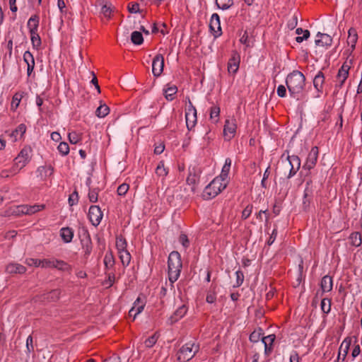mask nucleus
<instances>
[{
  "instance_id": "1",
  "label": "nucleus",
  "mask_w": 362,
  "mask_h": 362,
  "mask_svg": "<svg viewBox=\"0 0 362 362\" xmlns=\"http://www.w3.org/2000/svg\"><path fill=\"white\" fill-rule=\"evenodd\" d=\"M305 81V76L299 71H293L288 75L286 83L292 96L295 98L303 91Z\"/></svg>"
},
{
  "instance_id": "2",
  "label": "nucleus",
  "mask_w": 362,
  "mask_h": 362,
  "mask_svg": "<svg viewBox=\"0 0 362 362\" xmlns=\"http://www.w3.org/2000/svg\"><path fill=\"white\" fill-rule=\"evenodd\" d=\"M168 278L171 283L175 282L180 276L182 267L180 255L178 252H172L168 257Z\"/></svg>"
},
{
  "instance_id": "3",
  "label": "nucleus",
  "mask_w": 362,
  "mask_h": 362,
  "mask_svg": "<svg viewBox=\"0 0 362 362\" xmlns=\"http://www.w3.org/2000/svg\"><path fill=\"white\" fill-rule=\"evenodd\" d=\"M228 181H222L215 177L204 189L202 197L204 199H211L216 197L228 185Z\"/></svg>"
},
{
  "instance_id": "4",
  "label": "nucleus",
  "mask_w": 362,
  "mask_h": 362,
  "mask_svg": "<svg viewBox=\"0 0 362 362\" xmlns=\"http://www.w3.org/2000/svg\"><path fill=\"white\" fill-rule=\"evenodd\" d=\"M197 351V346L194 343H187L177 352V360L180 362L188 361L194 357Z\"/></svg>"
},
{
  "instance_id": "5",
  "label": "nucleus",
  "mask_w": 362,
  "mask_h": 362,
  "mask_svg": "<svg viewBox=\"0 0 362 362\" xmlns=\"http://www.w3.org/2000/svg\"><path fill=\"white\" fill-rule=\"evenodd\" d=\"M186 126L188 130H192L197 124V110L193 106L191 101H189L188 107L185 112Z\"/></svg>"
},
{
  "instance_id": "6",
  "label": "nucleus",
  "mask_w": 362,
  "mask_h": 362,
  "mask_svg": "<svg viewBox=\"0 0 362 362\" xmlns=\"http://www.w3.org/2000/svg\"><path fill=\"white\" fill-rule=\"evenodd\" d=\"M351 64H352V59H349V61L346 60L343 64L341 67L339 69L337 76V81H338V83L337 84V86L338 87L341 88L344 85L346 78H348L349 71L351 68Z\"/></svg>"
},
{
  "instance_id": "7",
  "label": "nucleus",
  "mask_w": 362,
  "mask_h": 362,
  "mask_svg": "<svg viewBox=\"0 0 362 362\" xmlns=\"http://www.w3.org/2000/svg\"><path fill=\"white\" fill-rule=\"evenodd\" d=\"M31 148L28 147L23 148L18 156L15 158V165L20 169L24 168L30 160Z\"/></svg>"
},
{
  "instance_id": "8",
  "label": "nucleus",
  "mask_w": 362,
  "mask_h": 362,
  "mask_svg": "<svg viewBox=\"0 0 362 362\" xmlns=\"http://www.w3.org/2000/svg\"><path fill=\"white\" fill-rule=\"evenodd\" d=\"M164 67V57L162 54H158L155 56L152 63L153 74L158 77L163 73Z\"/></svg>"
},
{
  "instance_id": "9",
  "label": "nucleus",
  "mask_w": 362,
  "mask_h": 362,
  "mask_svg": "<svg viewBox=\"0 0 362 362\" xmlns=\"http://www.w3.org/2000/svg\"><path fill=\"white\" fill-rule=\"evenodd\" d=\"M90 221L95 226L99 225L103 218V213L98 206H91L88 211Z\"/></svg>"
},
{
  "instance_id": "10",
  "label": "nucleus",
  "mask_w": 362,
  "mask_h": 362,
  "mask_svg": "<svg viewBox=\"0 0 362 362\" xmlns=\"http://www.w3.org/2000/svg\"><path fill=\"white\" fill-rule=\"evenodd\" d=\"M318 153V148L317 146L313 147L308 153L306 162L303 165V168L309 170L313 169L317 163Z\"/></svg>"
},
{
  "instance_id": "11",
  "label": "nucleus",
  "mask_w": 362,
  "mask_h": 362,
  "mask_svg": "<svg viewBox=\"0 0 362 362\" xmlns=\"http://www.w3.org/2000/svg\"><path fill=\"white\" fill-rule=\"evenodd\" d=\"M287 162L288 163L286 164L290 167L288 177L290 178L299 170L300 166V160L297 156H288L287 157Z\"/></svg>"
},
{
  "instance_id": "12",
  "label": "nucleus",
  "mask_w": 362,
  "mask_h": 362,
  "mask_svg": "<svg viewBox=\"0 0 362 362\" xmlns=\"http://www.w3.org/2000/svg\"><path fill=\"white\" fill-rule=\"evenodd\" d=\"M240 62V54L237 52H233L228 63V71L230 74H235L238 71Z\"/></svg>"
},
{
  "instance_id": "13",
  "label": "nucleus",
  "mask_w": 362,
  "mask_h": 362,
  "mask_svg": "<svg viewBox=\"0 0 362 362\" xmlns=\"http://www.w3.org/2000/svg\"><path fill=\"white\" fill-rule=\"evenodd\" d=\"M236 130L235 119H226L223 129L224 136L228 139H230L234 136Z\"/></svg>"
},
{
  "instance_id": "14",
  "label": "nucleus",
  "mask_w": 362,
  "mask_h": 362,
  "mask_svg": "<svg viewBox=\"0 0 362 362\" xmlns=\"http://www.w3.org/2000/svg\"><path fill=\"white\" fill-rule=\"evenodd\" d=\"M98 4L102 7L101 13L103 15L108 19L111 18L112 13L113 11L112 4L105 0H99Z\"/></svg>"
},
{
  "instance_id": "15",
  "label": "nucleus",
  "mask_w": 362,
  "mask_h": 362,
  "mask_svg": "<svg viewBox=\"0 0 362 362\" xmlns=\"http://www.w3.org/2000/svg\"><path fill=\"white\" fill-rule=\"evenodd\" d=\"M144 303L141 300L139 297L135 300L134 303V306L129 311V315L130 317H133V320H134L138 314L142 312L144 308Z\"/></svg>"
},
{
  "instance_id": "16",
  "label": "nucleus",
  "mask_w": 362,
  "mask_h": 362,
  "mask_svg": "<svg viewBox=\"0 0 362 362\" xmlns=\"http://www.w3.org/2000/svg\"><path fill=\"white\" fill-rule=\"evenodd\" d=\"M187 308L185 305L179 307L173 315L168 319V322L170 325H173V323L178 321L180 319L183 317L187 313Z\"/></svg>"
},
{
  "instance_id": "17",
  "label": "nucleus",
  "mask_w": 362,
  "mask_h": 362,
  "mask_svg": "<svg viewBox=\"0 0 362 362\" xmlns=\"http://www.w3.org/2000/svg\"><path fill=\"white\" fill-rule=\"evenodd\" d=\"M6 271L8 274H24L26 272V268L18 263H10L6 267Z\"/></svg>"
},
{
  "instance_id": "18",
  "label": "nucleus",
  "mask_w": 362,
  "mask_h": 362,
  "mask_svg": "<svg viewBox=\"0 0 362 362\" xmlns=\"http://www.w3.org/2000/svg\"><path fill=\"white\" fill-rule=\"evenodd\" d=\"M317 37H320V39H317L315 40V44L318 46H330L332 42V38L330 35L325 33H318L317 34Z\"/></svg>"
},
{
  "instance_id": "19",
  "label": "nucleus",
  "mask_w": 362,
  "mask_h": 362,
  "mask_svg": "<svg viewBox=\"0 0 362 362\" xmlns=\"http://www.w3.org/2000/svg\"><path fill=\"white\" fill-rule=\"evenodd\" d=\"M209 28L211 31L217 34L221 31L220 18L217 13H214L211 16Z\"/></svg>"
},
{
  "instance_id": "20",
  "label": "nucleus",
  "mask_w": 362,
  "mask_h": 362,
  "mask_svg": "<svg viewBox=\"0 0 362 362\" xmlns=\"http://www.w3.org/2000/svg\"><path fill=\"white\" fill-rule=\"evenodd\" d=\"M23 59L27 64V72L28 75L30 76L33 71L35 66V59L33 54L29 52L26 51L23 54Z\"/></svg>"
},
{
  "instance_id": "21",
  "label": "nucleus",
  "mask_w": 362,
  "mask_h": 362,
  "mask_svg": "<svg viewBox=\"0 0 362 362\" xmlns=\"http://www.w3.org/2000/svg\"><path fill=\"white\" fill-rule=\"evenodd\" d=\"M349 35L347 38V43L351 47V52H353L356 47V44L358 40L357 32L354 28L349 30Z\"/></svg>"
},
{
  "instance_id": "22",
  "label": "nucleus",
  "mask_w": 362,
  "mask_h": 362,
  "mask_svg": "<svg viewBox=\"0 0 362 362\" xmlns=\"http://www.w3.org/2000/svg\"><path fill=\"white\" fill-rule=\"evenodd\" d=\"M231 166V159L228 158L226 159L225 164L222 168L221 173L218 178H221L222 181H228V173Z\"/></svg>"
},
{
  "instance_id": "23",
  "label": "nucleus",
  "mask_w": 362,
  "mask_h": 362,
  "mask_svg": "<svg viewBox=\"0 0 362 362\" xmlns=\"http://www.w3.org/2000/svg\"><path fill=\"white\" fill-rule=\"evenodd\" d=\"M321 288L323 292H329L332 289L333 281L329 276H325L321 281Z\"/></svg>"
},
{
  "instance_id": "24",
  "label": "nucleus",
  "mask_w": 362,
  "mask_h": 362,
  "mask_svg": "<svg viewBox=\"0 0 362 362\" xmlns=\"http://www.w3.org/2000/svg\"><path fill=\"white\" fill-rule=\"evenodd\" d=\"M325 82V76L322 71H319L313 80L314 87L318 92H321Z\"/></svg>"
},
{
  "instance_id": "25",
  "label": "nucleus",
  "mask_w": 362,
  "mask_h": 362,
  "mask_svg": "<svg viewBox=\"0 0 362 362\" xmlns=\"http://www.w3.org/2000/svg\"><path fill=\"white\" fill-rule=\"evenodd\" d=\"M61 291L59 289H54L43 295V300H46L49 302L57 301L60 296Z\"/></svg>"
},
{
  "instance_id": "26",
  "label": "nucleus",
  "mask_w": 362,
  "mask_h": 362,
  "mask_svg": "<svg viewBox=\"0 0 362 362\" xmlns=\"http://www.w3.org/2000/svg\"><path fill=\"white\" fill-rule=\"evenodd\" d=\"M60 235L62 240L66 243H70L74 236V231L70 228H63L60 230Z\"/></svg>"
},
{
  "instance_id": "27",
  "label": "nucleus",
  "mask_w": 362,
  "mask_h": 362,
  "mask_svg": "<svg viewBox=\"0 0 362 362\" xmlns=\"http://www.w3.org/2000/svg\"><path fill=\"white\" fill-rule=\"evenodd\" d=\"M156 174L162 177V180L168 175V168L165 166V163L163 161L159 162L156 168Z\"/></svg>"
},
{
  "instance_id": "28",
  "label": "nucleus",
  "mask_w": 362,
  "mask_h": 362,
  "mask_svg": "<svg viewBox=\"0 0 362 362\" xmlns=\"http://www.w3.org/2000/svg\"><path fill=\"white\" fill-rule=\"evenodd\" d=\"M38 24L39 18L37 16L30 17L28 22V27L30 29V33L37 32Z\"/></svg>"
},
{
  "instance_id": "29",
  "label": "nucleus",
  "mask_w": 362,
  "mask_h": 362,
  "mask_svg": "<svg viewBox=\"0 0 362 362\" xmlns=\"http://www.w3.org/2000/svg\"><path fill=\"white\" fill-rule=\"evenodd\" d=\"M199 180V173H197L194 170H193V171L189 172V175L187 177V183L189 185H192L194 187L198 182Z\"/></svg>"
},
{
  "instance_id": "30",
  "label": "nucleus",
  "mask_w": 362,
  "mask_h": 362,
  "mask_svg": "<svg viewBox=\"0 0 362 362\" xmlns=\"http://www.w3.org/2000/svg\"><path fill=\"white\" fill-rule=\"evenodd\" d=\"M350 344H351V339L348 340L347 339H344V341L341 343L340 348H339V356L337 358V362L339 361V360L340 358V355H341V352L342 350H343V352H344V357H343L342 360L344 361L345 359L346 356L349 351Z\"/></svg>"
},
{
  "instance_id": "31",
  "label": "nucleus",
  "mask_w": 362,
  "mask_h": 362,
  "mask_svg": "<svg viewBox=\"0 0 362 362\" xmlns=\"http://www.w3.org/2000/svg\"><path fill=\"white\" fill-rule=\"evenodd\" d=\"M25 207H23V209H26V211H25L26 215L34 214L35 213L40 211L45 208V205H43V204H41V205L35 204V205H33V206L25 205Z\"/></svg>"
},
{
  "instance_id": "32",
  "label": "nucleus",
  "mask_w": 362,
  "mask_h": 362,
  "mask_svg": "<svg viewBox=\"0 0 362 362\" xmlns=\"http://www.w3.org/2000/svg\"><path fill=\"white\" fill-rule=\"evenodd\" d=\"M349 239L353 246L358 247L362 243L361 236L358 232L352 233L349 236Z\"/></svg>"
},
{
  "instance_id": "33",
  "label": "nucleus",
  "mask_w": 362,
  "mask_h": 362,
  "mask_svg": "<svg viewBox=\"0 0 362 362\" xmlns=\"http://www.w3.org/2000/svg\"><path fill=\"white\" fill-rule=\"evenodd\" d=\"M121 262L124 266H128L131 261V255L126 250L118 252Z\"/></svg>"
},
{
  "instance_id": "34",
  "label": "nucleus",
  "mask_w": 362,
  "mask_h": 362,
  "mask_svg": "<svg viewBox=\"0 0 362 362\" xmlns=\"http://www.w3.org/2000/svg\"><path fill=\"white\" fill-rule=\"evenodd\" d=\"M177 88L175 86H170L167 89L164 90L165 98L168 100H173L174 95L177 93Z\"/></svg>"
},
{
  "instance_id": "35",
  "label": "nucleus",
  "mask_w": 362,
  "mask_h": 362,
  "mask_svg": "<svg viewBox=\"0 0 362 362\" xmlns=\"http://www.w3.org/2000/svg\"><path fill=\"white\" fill-rule=\"evenodd\" d=\"M24 93H16L13 96L12 102H11V109L15 110L19 106L20 102L23 97Z\"/></svg>"
},
{
  "instance_id": "36",
  "label": "nucleus",
  "mask_w": 362,
  "mask_h": 362,
  "mask_svg": "<svg viewBox=\"0 0 362 362\" xmlns=\"http://www.w3.org/2000/svg\"><path fill=\"white\" fill-rule=\"evenodd\" d=\"M131 40L134 45H141L144 42L142 34L139 31H134L131 35Z\"/></svg>"
},
{
  "instance_id": "37",
  "label": "nucleus",
  "mask_w": 362,
  "mask_h": 362,
  "mask_svg": "<svg viewBox=\"0 0 362 362\" xmlns=\"http://www.w3.org/2000/svg\"><path fill=\"white\" fill-rule=\"evenodd\" d=\"M110 109L105 104L100 105L95 111V114L98 117H104L108 115Z\"/></svg>"
},
{
  "instance_id": "38",
  "label": "nucleus",
  "mask_w": 362,
  "mask_h": 362,
  "mask_svg": "<svg viewBox=\"0 0 362 362\" xmlns=\"http://www.w3.org/2000/svg\"><path fill=\"white\" fill-rule=\"evenodd\" d=\"M331 305H332V303H331V300L329 298H323L321 300V303H320V307H321L322 311L325 314L329 313L331 310Z\"/></svg>"
},
{
  "instance_id": "39",
  "label": "nucleus",
  "mask_w": 362,
  "mask_h": 362,
  "mask_svg": "<svg viewBox=\"0 0 362 362\" xmlns=\"http://www.w3.org/2000/svg\"><path fill=\"white\" fill-rule=\"evenodd\" d=\"M216 6L223 10L229 8L233 4V0H216Z\"/></svg>"
},
{
  "instance_id": "40",
  "label": "nucleus",
  "mask_w": 362,
  "mask_h": 362,
  "mask_svg": "<svg viewBox=\"0 0 362 362\" xmlns=\"http://www.w3.org/2000/svg\"><path fill=\"white\" fill-rule=\"evenodd\" d=\"M116 247L118 252L127 250L126 240L122 237H118L116 240Z\"/></svg>"
},
{
  "instance_id": "41",
  "label": "nucleus",
  "mask_w": 362,
  "mask_h": 362,
  "mask_svg": "<svg viewBox=\"0 0 362 362\" xmlns=\"http://www.w3.org/2000/svg\"><path fill=\"white\" fill-rule=\"evenodd\" d=\"M275 339V336L274 334L268 335L267 337H264L262 338V341L264 344L265 351L267 352L269 348V345H272Z\"/></svg>"
},
{
  "instance_id": "42",
  "label": "nucleus",
  "mask_w": 362,
  "mask_h": 362,
  "mask_svg": "<svg viewBox=\"0 0 362 362\" xmlns=\"http://www.w3.org/2000/svg\"><path fill=\"white\" fill-rule=\"evenodd\" d=\"M114 257L111 252H107L104 257V264L106 267H112L114 264Z\"/></svg>"
},
{
  "instance_id": "43",
  "label": "nucleus",
  "mask_w": 362,
  "mask_h": 362,
  "mask_svg": "<svg viewBox=\"0 0 362 362\" xmlns=\"http://www.w3.org/2000/svg\"><path fill=\"white\" fill-rule=\"evenodd\" d=\"M38 170L40 173V175L42 176L44 174L45 177L51 176L54 173V168L51 165L47 167H40Z\"/></svg>"
},
{
  "instance_id": "44",
  "label": "nucleus",
  "mask_w": 362,
  "mask_h": 362,
  "mask_svg": "<svg viewBox=\"0 0 362 362\" xmlns=\"http://www.w3.org/2000/svg\"><path fill=\"white\" fill-rule=\"evenodd\" d=\"M158 337L156 333L148 337L145 340L144 344L146 347L151 348L152 347L157 341Z\"/></svg>"
},
{
  "instance_id": "45",
  "label": "nucleus",
  "mask_w": 362,
  "mask_h": 362,
  "mask_svg": "<svg viewBox=\"0 0 362 362\" xmlns=\"http://www.w3.org/2000/svg\"><path fill=\"white\" fill-rule=\"evenodd\" d=\"M31 41L34 47H38L41 45V40L37 32L30 33Z\"/></svg>"
},
{
  "instance_id": "46",
  "label": "nucleus",
  "mask_w": 362,
  "mask_h": 362,
  "mask_svg": "<svg viewBox=\"0 0 362 362\" xmlns=\"http://www.w3.org/2000/svg\"><path fill=\"white\" fill-rule=\"evenodd\" d=\"M54 268H57L62 271L66 270L69 268L68 264L62 260H58L54 259Z\"/></svg>"
},
{
  "instance_id": "47",
  "label": "nucleus",
  "mask_w": 362,
  "mask_h": 362,
  "mask_svg": "<svg viewBox=\"0 0 362 362\" xmlns=\"http://www.w3.org/2000/svg\"><path fill=\"white\" fill-rule=\"evenodd\" d=\"M25 131H26V127L24 124H21L16 129L14 132H13V133L11 134V136H15L16 137V140L17 139H16V136H17V134H20L21 136H22L25 133Z\"/></svg>"
},
{
  "instance_id": "48",
  "label": "nucleus",
  "mask_w": 362,
  "mask_h": 362,
  "mask_svg": "<svg viewBox=\"0 0 362 362\" xmlns=\"http://www.w3.org/2000/svg\"><path fill=\"white\" fill-rule=\"evenodd\" d=\"M54 259L52 258V259H40V267H42V268H54Z\"/></svg>"
},
{
  "instance_id": "49",
  "label": "nucleus",
  "mask_w": 362,
  "mask_h": 362,
  "mask_svg": "<svg viewBox=\"0 0 362 362\" xmlns=\"http://www.w3.org/2000/svg\"><path fill=\"white\" fill-rule=\"evenodd\" d=\"M219 114L220 108L216 106L212 107L210 111V119H215V122H216L218 121Z\"/></svg>"
},
{
  "instance_id": "50",
  "label": "nucleus",
  "mask_w": 362,
  "mask_h": 362,
  "mask_svg": "<svg viewBox=\"0 0 362 362\" xmlns=\"http://www.w3.org/2000/svg\"><path fill=\"white\" fill-rule=\"evenodd\" d=\"M58 150L63 156H66L69 152V146L67 143L61 142L58 146Z\"/></svg>"
},
{
  "instance_id": "51",
  "label": "nucleus",
  "mask_w": 362,
  "mask_h": 362,
  "mask_svg": "<svg viewBox=\"0 0 362 362\" xmlns=\"http://www.w3.org/2000/svg\"><path fill=\"white\" fill-rule=\"evenodd\" d=\"M69 140L71 144H77L81 140V136L78 133L73 132L68 135Z\"/></svg>"
},
{
  "instance_id": "52",
  "label": "nucleus",
  "mask_w": 362,
  "mask_h": 362,
  "mask_svg": "<svg viewBox=\"0 0 362 362\" xmlns=\"http://www.w3.org/2000/svg\"><path fill=\"white\" fill-rule=\"evenodd\" d=\"M98 191L97 189H90L88 193V199L90 202L95 203L98 201Z\"/></svg>"
},
{
  "instance_id": "53",
  "label": "nucleus",
  "mask_w": 362,
  "mask_h": 362,
  "mask_svg": "<svg viewBox=\"0 0 362 362\" xmlns=\"http://www.w3.org/2000/svg\"><path fill=\"white\" fill-rule=\"evenodd\" d=\"M235 275H236V284L234 285V287H239L243 283L244 275L241 271H237L235 272Z\"/></svg>"
},
{
  "instance_id": "54",
  "label": "nucleus",
  "mask_w": 362,
  "mask_h": 362,
  "mask_svg": "<svg viewBox=\"0 0 362 362\" xmlns=\"http://www.w3.org/2000/svg\"><path fill=\"white\" fill-rule=\"evenodd\" d=\"M23 207H25V206L21 205V206H16L11 212L12 214L16 215V216L25 214L26 209H23Z\"/></svg>"
},
{
  "instance_id": "55",
  "label": "nucleus",
  "mask_w": 362,
  "mask_h": 362,
  "mask_svg": "<svg viewBox=\"0 0 362 362\" xmlns=\"http://www.w3.org/2000/svg\"><path fill=\"white\" fill-rule=\"evenodd\" d=\"M128 189H129V185H127L126 183H123L118 187L117 190V194L119 196H124L126 194Z\"/></svg>"
},
{
  "instance_id": "56",
  "label": "nucleus",
  "mask_w": 362,
  "mask_h": 362,
  "mask_svg": "<svg viewBox=\"0 0 362 362\" xmlns=\"http://www.w3.org/2000/svg\"><path fill=\"white\" fill-rule=\"evenodd\" d=\"M261 331L262 329H259V331H254L253 332H252L250 335V340L252 342L259 341L262 335Z\"/></svg>"
},
{
  "instance_id": "57",
  "label": "nucleus",
  "mask_w": 362,
  "mask_h": 362,
  "mask_svg": "<svg viewBox=\"0 0 362 362\" xmlns=\"http://www.w3.org/2000/svg\"><path fill=\"white\" fill-rule=\"evenodd\" d=\"M83 248L85 251V255H89L92 251V244L90 238H88L83 245Z\"/></svg>"
},
{
  "instance_id": "58",
  "label": "nucleus",
  "mask_w": 362,
  "mask_h": 362,
  "mask_svg": "<svg viewBox=\"0 0 362 362\" xmlns=\"http://www.w3.org/2000/svg\"><path fill=\"white\" fill-rule=\"evenodd\" d=\"M129 13H139L140 12L139 5L137 3H129L127 6Z\"/></svg>"
},
{
  "instance_id": "59",
  "label": "nucleus",
  "mask_w": 362,
  "mask_h": 362,
  "mask_svg": "<svg viewBox=\"0 0 362 362\" xmlns=\"http://www.w3.org/2000/svg\"><path fill=\"white\" fill-rule=\"evenodd\" d=\"M25 264L30 267H32V266H34L36 267H40V259L28 258V259H26Z\"/></svg>"
},
{
  "instance_id": "60",
  "label": "nucleus",
  "mask_w": 362,
  "mask_h": 362,
  "mask_svg": "<svg viewBox=\"0 0 362 362\" xmlns=\"http://www.w3.org/2000/svg\"><path fill=\"white\" fill-rule=\"evenodd\" d=\"M26 348L28 353L34 351L33 340L32 336H28L26 339Z\"/></svg>"
},
{
  "instance_id": "61",
  "label": "nucleus",
  "mask_w": 362,
  "mask_h": 362,
  "mask_svg": "<svg viewBox=\"0 0 362 362\" xmlns=\"http://www.w3.org/2000/svg\"><path fill=\"white\" fill-rule=\"evenodd\" d=\"M252 206L247 205L242 212V218L243 219L247 218L252 214Z\"/></svg>"
},
{
  "instance_id": "62",
  "label": "nucleus",
  "mask_w": 362,
  "mask_h": 362,
  "mask_svg": "<svg viewBox=\"0 0 362 362\" xmlns=\"http://www.w3.org/2000/svg\"><path fill=\"white\" fill-rule=\"evenodd\" d=\"M206 302L209 303H213L216 300V293L214 291H209V293L206 295Z\"/></svg>"
},
{
  "instance_id": "63",
  "label": "nucleus",
  "mask_w": 362,
  "mask_h": 362,
  "mask_svg": "<svg viewBox=\"0 0 362 362\" xmlns=\"http://www.w3.org/2000/svg\"><path fill=\"white\" fill-rule=\"evenodd\" d=\"M91 75L93 76V78L90 81V83L94 85V86L95 87L98 93H100L101 90H100V88L98 85V78L95 74V73L93 71L90 72Z\"/></svg>"
},
{
  "instance_id": "64",
  "label": "nucleus",
  "mask_w": 362,
  "mask_h": 362,
  "mask_svg": "<svg viewBox=\"0 0 362 362\" xmlns=\"http://www.w3.org/2000/svg\"><path fill=\"white\" fill-rule=\"evenodd\" d=\"M310 37V32L308 30H305L303 36H298L296 37L297 42H302L304 40H307Z\"/></svg>"
}]
</instances>
